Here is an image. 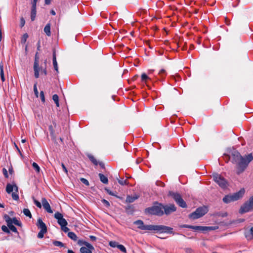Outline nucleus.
Instances as JSON below:
<instances>
[{
  "label": "nucleus",
  "mask_w": 253,
  "mask_h": 253,
  "mask_svg": "<svg viewBox=\"0 0 253 253\" xmlns=\"http://www.w3.org/2000/svg\"><path fill=\"white\" fill-rule=\"evenodd\" d=\"M229 158L233 163L237 165L238 173L242 172L247 167L249 164L253 160V155L250 154L242 157L238 152L233 150L231 152Z\"/></svg>",
  "instance_id": "1"
},
{
  "label": "nucleus",
  "mask_w": 253,
  "mask_h": 253,
  "mask_svg": "<svg viewBox=\"0 0 253 253\" xmlns=\"http://www.w3.org/2000/svg\"><path fill=\"white\" fill-rule=\"evenodd\" d=\"M245 192L244 188L241 189L238 192L233 194L225 196L223 198V201L225 203H229L232 202L237 201L242 198Z\"/></svg>",
  "instance_id": "2"
},
{
  "label": "nucleus",
  "mask_w": 253,
  "mask_h": 253,
  "mask_svg": "<svg viewBox=\"0 0 253 253\" xmlns=\"http://www.w3.org/2000/svg\"><path fill=\"white\" fill-rule=\"evenodd\" d=\"M253 210V196L246 202L240 208L239 213L243 214Z\"/></svg>",
  "instance_id": "3"
},
{
  "label": "nucleus",
  "mask_w": 253,
  "mask_h": 253,
  "mask_svg": "<svg viewBox=\"0 0 253 253\" xmlns=\"http://www.w3.org/2000/svg\"><path fill=\"white\" fill-rule=\"evenodd\" d=\"M213 179L221 188H225L228 186L226 180L221 175L214 173L212 174Z\"/></svg>",
  "instance_id": "4"
},
{
  "label": "nucleus",
  "mask_w": 253,
  "mask_h": 253,
  "mask_svg": "<svg viewBox=\"0 0 253 253\" xmlns=\"http://www.w3.org/2000/svg\"><path fill=\"white\" fill-rule=\"evenodd\" d=\"M207 212L208 210L207 208H199L194 212L189 215V217L193 219H198L204 215Z\"/></svg>",
  "instance_id": "5"
},
{
  "label": "nucleus",
  "mask_w": 253,
  "mask_h": 253,
  "mask_svg": "<svg viewBox=\"0 0 253 253\" xmlns=\"http://www.w3.org/2000/svg\"><path fill=\"white\" fill-rule=\"evenodd\" d=\"M163 210V205L158 204V205L147 209L146 211L147 212L151 214L162 215L164 214Z\"/></svg>",
  "instance_id": "6"
},
{
  "label": "nucleus",
  "mask_w": 253,
  "mask_h": 253,
  "mask_svg": "<svg viewBox=\"0 0 253 253\" xmlns=\"http://www.w3.org/2000/svg\"><path fill=\"white\" fill-rule=\"evenodd\" d=\"M6 192L8 194L13 192L12 193V197L14 200H18L19 199V196L17 194L18 187L16 186V185L7 184L6 187Z\"/></svg>",
  "instance_id": "7"
},
{
  "label": "nucleus",
  "mask_w": 253,
  "mask_h": 253,
  "mask_svg": "<svg viewBox=\"0 0 253 253\" xmlns=\"http://www.w3.org/2000/svg\"><path fill=\"white\" fill-rule=\"evenodd\" d=\"M169 196H171L176 203L181 207L184 208L186 207V204L181 198L180 195L177 193L169 192Z\"/></svg>",
  "instance_id": "8"
},
{
  "label": "nucleus",
  "mask_w": 253,
  "mask_h": 253,
  "mask_svg": "<svg viewBox=\"0 0 253 253\" xmlns=\"http://www.w3.org/2000/svg\"><path fill=\"white\" fill-rule=\"evenodd\" d=\"M173 229L164 225H151V230H156L161 233H172Z\"/></svg>",
  "instance_id": "9"
},
{
  "label": "nucleus",
  "mask_w": 253,
  "mask_h": 253,
  "mask_svg": "<svg viewBox=\"0 0 253 253\" xmlns=\"http://www.w3.org/2000/svg\"><path fill=\"white\" fill-rule=\"evenodd\" d=\"M217 226H192L190 229L195 231H200L202 232H209L211 230H215L218 229Z\"/></svg>",
  "instance_id": "10"
},
{
  "label": "nucleus",
  "mask_w": 253,
  "mask_h": 253,
  "mask_svg": "<svg viewBox=\"0 0 253 253\" xmlns=\"http://www.w3.org/2000/svg\"><path fill=\"white\" fill-rule=\"evenodd\" d=\"M40 69L39 67V56L38 55V53L37 52L35 54V61L34 64V75L35 78H38L39 77Z\"/></svg>",
  "instance_id": "11"
},
{
  "label": "nucleus",
  "mask_w": 253,
  "mask_h": 253,
  "mask_svg": "<svg viewBox=\"0 0 253 253\" xmlns=\"http://www.w3.org/2000/svg\"><path fill=\"white\" fill-rule=\"evenodd\" d=\"M133 223L140 229L144 230H151L152 225H144L143 221L141 220H137L134 221Z\"/></svg>",
  "instance_id": "12"
},
{
  "label": "nucleus",
  "mask_w": 253,
  "mask_h": 253,
  "mask_svg": "<svg viewBox=\"0 0 253 253\" xmlns=\"http://www.w3.org/2000/svg\"><path fill=\"white\" fill-rule=\"evenodd\" d=\"M54 217L57 220L58 223L61 226L67 225V221L63 218V215L59 212L54 214Z\"/></svg>",
  "instance_id": "13"
},
{
  "label": "nucleus",
  "mask_w": 253,
  "mask_h": 253,
  "mask_svg": "<svg viewBox=\"0 0 253 253\" xmlns=\"http://www.w3.org/2000/svg\"><path fill=\"white\" fill-rule=\"evenodd\" d=\"M163 209L164 210L165 214H169L175 211L176 208L173 204H170L165 206L163 205Z\"/></svg>",
  "instance_id": "14"
},
{
  "label": "nucleus",
  "mask_w": 253,
  "mask_h": 253,
  "mask_svg": "<svg viewBox=\"0 0 253 253\" xmlns=\"http://www.w3.org/2000/svg\"><path fill=\"white\" fill-rule=\"evenodd\" d=\"M42 203L43 208L47 212L50 213H53V211L51 210L49 204L45 198H42Z\"/></svg>",
  "instance_id": "15"
},
{
  "label": "nucleus",
  "mask_w": 253,
  "mask_h": 253,
  "mask_svg": "<svg viewBox=\"0 0 253 253\" xmlns=\"http://www.w3.org/2000/svg\"><path fill=\"white\" fill-rule=\"evenodd\" d=\"M245 236L248 240L253 239V227H252L245 232Z\"/></svg>",
  "instance_id": "16"
},
{
  "label": "nucleus",
  "mask_w": 253,
  "mask_h": 253,
  "mask_svg": "<svg viewBox=\"0 0 253 253\" xmlns=\"http://www.w3.org/2000/svg\"><path fill=\"white\" fill-rule=\"evenodd\" d=\"M37 226L41 229V230L47 231L46 226L41 218H39L38 219Z\"/></svg>",
  "instance_id": "17"
},
{
  "label": "nucleus",
  "mask_w": 253,
  "mask_h": 253,
  "mask_svg": "<svg viewBox=\"0 0 253 253\" xmlns=\"http://www.w3.org/2000/svg\"><path fill=\"white\" fill-rule=\"evenodd\" d=\"M36 16V5L35 4H33L31 13V19L32 21H34L35 19Z\"/></svg>",
  "instance_id": "18"
},
{
  "label": "nucleus",
  "mask_w": 253,
  "mask_h": 253,
  "mask_svg": "<svg viewBox=\"0 0 253 253\" xmlns=\"http://www.w3.org/2000/svg\"><path fill=\"white\" fill-rule=\"evenodd\" d=\"M94 248H89L88 247H81L80 249V252L81 253H92L91 250H93Z\"/></svg>",
  "instance_id": "19"
},
{
  "label": "nucleus",
  "mask_w": 253,
  "mask_h": 253,
  "mask_svg": "<svg viewBox=\"0 0 253 253\" xmlns=\"http://www.w3.org/2000/svg\"><path fill=\"white\" fill-rule=\"evenodd\" d=\"M78 244L80 246L84 245L86 247L89 248H93V246L89 243L83 241V240H79L78 241Z\"/></svg>",
  "instance_id": "20"
},
{
  "label": "nucleus",
  "mask_w": 253,
  "mask_h": 253,
  "mask_svg": "<svg viewBox=\"0 0 253 253\" xmlns=\"http://www.w3.org/2000/svg\"><path fill=\"white\" fill-rule=\"evenodd\" d=\"M98 176L99 177L100 181L104 184H107L108 182V178L106 176L102 173H99Z\"/></svg>",
  "instance_id": "21"
},
{
  "label": "nucleus",
  "mask_w": 253,
  "mask_h": 253,
  "mask_svg": "<svg viewBox=\"0 0 253 253\" xmlns=\"http://www.w3.org/2000/svg\"><path fill=\"white\" fill-rule=\"evenodd\" d=\"M138 197L136 195H134L133 196H127L126 198V202L127 203H132L135 200L137 199Z\"/></svg>",
  "instance_id": "22"
},
{
  "label": "nucleus",
  "mask_w": 253,
  "mask_h": 253,
  "mask_svg": "<svg viewBox=\"0 0 253 253\" xmlns=\"http://www.w3.org/2000/svg\"><path fill=\"white\" fill-rule=\"evenodd\" d=\"M53 65L54 69L58 73V69L57 63V61H56V58L55 52H53Z\"/></svg>",
  "instance_id": "23"
},
{
  "label": "nucleus",
  "mask_w": 253,
  "mask_h": 253,
  "mask_svg": "<svg viewBox=\"0 0 253 253\" xmlns=\"http://www.w3.org/2000/svg\"><path fill=\"white\" fill-rule=\"evenodd\" d=\"M44 32L46 34L47 36H50V24H47L44 28Z\"/></svg>",
  "instance_id": "24"
},
{
  "label": "nucleus",
  "mask_w": 253,
  "mask_h": 253,
  "mask_svg": "<svg viewBox=\"0 0 253 253\" xmlns=\"http://www.w3.org/2000/svg\"><path fill=\"white\" fill-rule=\"evenodd\" d=\"M68 236L71 239L74 241H76L77 240V236L73 232H69L68 233Z\"/></svg>",
  "instance_id": "25"
},
{
  "label": "nucleus",
  "mask_w": 253,
  "mask_h": 253,
  "mask_svg": "<svg viewBox=\"0 0 253 253\" xmlns=\"http://www.w3.org/2000/svg\"><path fill=\"white\" fill-rule=\"evenodd\" d=\"M0 78L2 82L5 81L4 76V71H3V66L2 64H0Z\"/></svg>",
  "instance_id": "26"
},
{
  "label": "nucleus",
  "mask_w": 253,
  "mask_h": 253,
  "mask_svg": "<svg viewBox=\"0 0 253 253\" xmlns=\"http://www.w3.org/2000/svg\"><path fill=\"white\" fill-rule=\"evenodd\" d=\"M52 99L55 103L56 106L59 107V98L57 94H54L52 96Z\"/></svg>",
  "instance_id": "27"
},
{
  "label": "nucleus",
  "mask_w": 253,
  "mask_h": 253,
  "mask_svg": "<svg viewBox=\"0 0 253 253\" xmlns=\"http://www.w3.org/2000/svg\"><path fill=\"white\" fill-rule=\"evenodd\" d=\"M23 213L27 216L30 217V218H31L32 217V214H31V213L30 212V211H29V209H24L23 210Z\"/></svg>",
  "instance_id": "28"
},
{
  "label": "nucleus",
  "mask_w": 253,
  "mask_h": 253,
  "mask_svg": "<svg viewBox=\"0 0 253 253\" xmlns=\"http://www.w3.org/2000/svg\"><path fill=\"white\" fill-rule=\"evenodd\" d=\"M32 166L37 172H40V168L36 163L33 162L32 164Z\"/></svg>",
  "instance_id": "29"
},
{
  "label": "nucleus",
  "mask_w": 253,
  "mask_h": 253,
  "mask_svg": "<svg viewBox=\"0 0 253 253\" xmlns=\"http://www.w3.org/2000/svg\"><path fill=\"white\" fill-rule=\"evenodd\" d=\"M8 228L13 232L17 233V230L16 228L12 224V222L10 224H7Z\"/></svg>",
  "instance_id": "30"
},
{
  "label": "nucleus",
  "mask_w": 253,
  "mask_h": 253,
  "mask_svg": "<svg viewBox=\"0 0 253 253\" xmlns=\"http://www.w3.org/2000/svg\"><path fill=\"white\" fill-rule=\"evenodd\" d=\"M117 179L118 180V182L119 184H120L122 185H127L128 184V182L126 180H123V179H119L118 177H116Z\"/></svg>",
  "instance_id": "31"
},
{
  "label": "nucleus",
  "mask_w": 253,
  "mask_h": 253,
  "mask_svg": "<svg viewBox=\"0 0 253 253\" xmlns=\"http://www.w3.org/2000/svg\"><path fill=\"white\" fill-rule=\"evenodd\" d=\"M109 245L110 247H111L112 248H116V247L117 248L119 245V244L117 242H115V241H110L109 243Z\"/></svg>",
  "instance_id": "32"
},
{
  "label": "nucleus",
  "mask_w": 253,
  "mask_h": 253,
  "mask_svg": "<svg viewBox=\"0 0 253 253\" xmlns=\"http://www.w3.org/2000/svg\"><path fill=\"white\" fill-rule=\"evenodd\" d=\"M28 38V35L27 33L24 34L21 39V43H25Z\"/></svg>",
  "instance_id": "33"
},
{
  "label": "nucleus",
  "mask_w": 253,
  "mask_h": 253,
  "mask_svg": "<svg viewBox=\"0 0 253 253\" xmlns=\"http://www.w3.org/2000/svg\"><path fill=\"white\" fill-rule=\"evenodd\" d=\"M12 224L14 223V224L18 225L19 226H21V222L19 221H18L16 218H13L12 219Z\"/></svg>",
  "instance_id": "34"
},
{
  "label": "nucleus",
  "mask_w": 253,
  "mask_h": 253,
  "mask_svg": "<svg viewBox=\"0 0 253 253\" xmlns=\"http://www.w3.org/2000/svg\"><path fill=\"white\" fill-rule=\"evenodd\" d=\"M4 219L7 222V224H10L12 223V219L7 215H5L4 216Z\"/></svg>",
  "instance_id": "35"
},
{
  "label": "nucleus",
  "mask_w": 253,
  "mask_h": 253,
  "mask_svg": "<svg viewBox=\"0 0 253 253\" xmlns=\"http://www.w3.org/2000/svg\"><path fill=\"white\" fill-rule=\"evenodd\" d=\"M46 232L47 231L40 230L38 234V237L40 239L42 238L43 237L44 234H45Z\"/></svg>",
  "instance_id": "36"
},
{
  "label": "nucleus",
  "mask_w": 253,
  "mask_h": 253,
  "mask_svg": "<svg viewBox=\"0 0 253 253\" xmlns=\"http://www.w3.org/2000/svg\"><path fill=\"white\" fill-rule=\"evenodd\" d=\"M53 244L55 246H58V247H64V245L62 242H61L60 241H54Z\"/></svg>",
  "instance_id": "37"
},
{
  "label": "nucleus",
  "mask_w": 253,
  "mask_h": 253,
  "mask_svg": "<svg viewBox=\"0 0 253 253\" xmlns=\"http://www.w3.org/2000/svg\"><path fill=\"white\" fill-rule=\"evenodd\" d=\"M117 248H118L122 252H124L125 253L126 252V248L122 245L119 244Z\"/></svg>",
  "instance_id": "38"
},
{
  "label": "nucleus",
  "mask_w": 253,
  "mask_h": 253,
  "mask_svg": "<svg viewBox=\"0 0 253 253\" xmlns=\"http://www.w3.org/2000/svg\"><path fill=\"white\" fill-rule=\"evenodd\" d=\"M33 199L34 202L35 204V205L38 208H42V205H41V203L40 202H39L38 201H37L36 199H35V198L34 197H33Z\"/></svg>",
  "instance_id": "39"
},
{
  "label": "nucleus",
  "mask_w": 253,
  "mask_h": 253,
  "mask_svg": "<svg viewBox=\"0 0 253 253\" xmlns=\"http://www.w3.org/2000/svg\"><path fill=\"white\" fill-rule=\"evenodd\" d=\"M34 91L35 93V94L37 97H39V92L37 89V84H35L34 85Z\"/></svg>",
  "instance_id": "40"
},
{
  "label": "nucleus",
  "mask_w": 253,
  "mask_h": 253,
  "mask_svg": "<svg viewBox=\"0 0 253 253\" xmlns=\"http://www.w3.org/2000/svg\"><path fill=\"white\" fill-rule=\"evenodd\" d=\"M1 229L2 230L5 232V233H10V231H9V230L8 229V228H7V227H6V226L5 225H3L1 227Z\"/></svg>",
  "instance_id": "41"
},
{
  "label": "nucleus",
  "mask_w": 253,
  "mask_h": 253,
  "mask_svg": "<svg viewBox=\"0 0 253 253\" xmlns=\"http://www.w3.org/2000/svg\"><path fill=\"white\" fill-rule=\"evenodd\" d=\"M40 96L41 97L42 101L43 102H45V98H44V92H43V91H41L40 92Z\"/></svg>",
  "instance_id": "42"
},
{
  "label": "nucleus",
  "mask_w": 253,
  "mask_h": 253,
  "mask_svg": "<svg viewBox=\"0 0 253 253\" xmlns=\"http://www.w3.org/2000/svg\"><path fill=\"white\" fill-rule=\"evenodd\" d=\"M90 160L91 161V162L95 165H97V160L92 156L89 157Z\"/></svg>",
  "instance_id": "43"
},
{
  "label": "nucleus",
  "mask_w": 253,
  "mask_h": 253,
  "mask_svg": "<svg viewBox=\"0 0 253 253\" xmlns=\"http://www.w3.org/2000/svg\"><path fill=\"white\" fill-rule=\"evenodd\" d=\"M81 181L85 185L88 186L89 185V182L88 180L84 178H81L80 179Z\"/></svg>",
  "instance_id": "44"
},
{
  "label": "nucleus",
  "mask_w": 253,
  "mask_h": 253,
  "mask_svg": "<svg viewBox=\"0 0 253 253\" xmlns=\"http://www.w3.org/2000/svg\"><path fill=\"white\" fill-rule=\"evenodd\" d=\"M148 79H149V78H148V77L147 76V75L146 74L143 73V74H142V75H141V80H142V81H145Z\"/></svg>",
  "instance_id": "45"
},
{
  "label": "nucleus",
  "mask_w": 253,
  "mask_h": 253,
  "mask_svg": "<svg viewBox=\"0 0 253 253\" xmlns=\"http://www.w3.org/2000/svg\"><path fill=\"white\" fill-rule=\"evenodd\" d=\"M67 225H64L61 226V229L65 232H68L69 230V229L66 226Z\"/></svg>",
  "instance_id": "46"
},
{
  "label": "nucleus",
  "mask_w": 253,
  "mask_h": 253,
  "mask_svg": "<svg viewBox=\"0 0 253 253\" xmlns=\"http://www.w3.org/2000/svg\"><path fill=\"white\" fill-rule=\"evenodd\" d=\"M25 24V21L23 17H21L20 18V26L22 27L24 26Z\"/></svg>",
  "instance_id": "47"
},
{
  "label": "nucleus",
  "mask_w": 253,
  "mask_h": 253,
  "mask_svg": "<svg viewBox=\"0 0 253 253\" xmlns=\"http://www.w3.org/2000/svg\"><path fill=\"white\" fill-rule=\"evenodd\" d=\"M102 203L105 204V205L107 207H109L110 206V204L109 203L108 201H107V200H105V199H103L102 200Z\"/></svg>",
  "instance_id": "48"
},
{
  "label": "nucleus",
  "mask_w": 253,
  "mask_h": 253,
  "mask_svg": "<svg viewBox=\"0 0 253 253\" xmlns=\"http://www.w3.org/2000/svg\"><path fill=\"white\" fill-rule=\"evenodd\" d=\"M238 224L237 220H233L230 221V222L228 223L227 224V225H231V224Z\"/></svg>",
  "instance_id": "49"
},
{
  "label": "nucleus",
  "mask_w": 253,
  "mask_h": 253,
  "mask_svg": "<svg viewBox=\"0 0 253 253\" xmlns=\"http://www.w3.org/2000/svg\"><path fill=\"white\" fill-rule=\"evenodd\" d=\"M2 170H3V174L5 175V176L6 177H8V173H7V170L5 169L4 168V169H3Z\"/></svg>",
  "instance_id": "50"
},
{
  "label": "nucleus",
  "mask_w": 253,
  "mask_h": 253,
  "mask_svg": "<svg viewBox=\"0 0 253 253\" xmlns=\"http://www.w3.org/2000/svg\"><path fill=\"white\" fill-rule=\"evenodd\" d=\"M105 189L109 195L112 196H115L114 194L109 189L107 188H105Z\"/></svg>",
  "instance_id": "51"
},
{
  "label": "nucleus",
  "mask_w": 253,
  "mask_h": 253,
  "mask_svg": "<svg viewBox=\"0 0 253 253\" xmlns=\"http://www.w3.org/2000/svg\"><path fill=\"white\" fill-rule=\"evenodd\" d=\"M61 166L64 170V171L66 173H68V170H67V169H66V168L65 167V165H64V164L62 163L61 164Z\"/></svg>",
  "instance_id": "52"
},
{
  "label": "nucleus",
  "mask_w": 253,
  "mask_h": 253,
  "mask_svg": "<svg viewBox=\"0 0 253 253\" xmlns=\"http://www.w3.org/2000/svg\"><path fill=\"white\" fill-rule=\"evenodd\" d=\"M245 221L244 219L240 218L237 219V223L243 222Z\"/></svg>",
  "instance_id": "53"
},
{
  "label": "nucleus",
  "mask_w": 253,
  "mask_h": 253,
  "mask_svg": "<svg viewBox=\"0 0 253 253\" xmlns=\"http://www.w3.org/2000/svg\"><path fill=\"white\" fill-rule=\"evenodd\" d=\"M52 0H44L45 3L47 5L51 3Z\"/></svg>",
  "instance_id": "54"
},
{
  "label": "nucleus",
  "mask_w": 253,
  "mask_h": 253,
  "mask_svg": "<svg viewBox=\"0 0 253 253\" xmlns=\"http://www.w3.org/2000/svg\"><path fill=\"white\" fill-rule=\"evenodd\" d=\"M182 227L184 228H190V227H191V225H183L181 226Z\"/></svg>",
  "instance_id": "55"
},
{
  "label": "nucleus",
  "mask_w": 253,
  "mask_h": 253,
  "mask_svg": "<svg viewBox=\"0 0 253 253\" xmlns=\"http://www.w3.org/2000/svg\"><path fill=\"white\" fill-rule=\"evenodd\" d=\"M90 238L93 241H95L96 239V238L93 236H90Z\"/></svg>",
  "instance_id": "56"
},
{
  "label": "nucleus",
  "mask_w": 253,
  "mask_h": 253,
  "mask_svg": "<svg viewBox=\"0 0 253 253\" xmlns=\"http://www.w3.org/2000/svg\"><path fill=\"white\" fill-rule=\"evenodd\" d=\"M50 13L53 15H55L56 14L55 11L54 10H51L50 11Z\"/></svg>",
  "instance_id": "57"
},
{
  "label": "nucleus",
  "mask_w": 253,
  "mask_h": 253,
  "mask_svg": "<svg viewBox=\"0 0 253 253\" xmlns=\"http://www.w3.org/2000/svg\"><path fill=\"white\" fill-rule=\"evenodd\" d=\"M15 146L17 149V150H18V151L19 152V153H20V155L22 156V154L19 150V149L18 148V147H17V146L15 144Z\"/></svg>",
  "instance_id": "58"
},
{
  "label": "nucleus",
  "mask_w": 253,
  "mask_h": 253,
  "mask_svg": "<svg viewBox=\"0 0 253 253\" xmlns=\"http://www.w3.org/2000/svg\"><path fill=\"white\" fill-rule=\"evenodd\" d=\"M40 42H38V47H37V49L38 50H40Z\"/></svg>",
  "instance_id": "59"
},
{
  "label": "nucleus",
  "mask_w": 253,
  "mask_h": 253,
  "mask_svg": "<svg viewBox=\"0 0 253 253\" xmlns=\"http://www.w3.org/2000/svg\"><path fill=\"white\" fill-rule=\"evenodd\" d=\"M68 253H75L71 250H68Z\"/></svg>",
  "instance_id": "60"
},
{
  "label": "nucleus",
  "mask_w": 253,
  "mask_h": 253,
  "mask_svg": "<svg viewBox=\"0 0 253 253\" xmlns=\"http://www.w3.org/2000/svg\"><path fill=\"white\" fill-rule=\"evenodd\" d=\"M38 0H33V4H35V5H36V3H37V1H38Z\"/></svg>",
  "instance_id": "61"
},
{
  "label": "nucleus",
  "mask_w": 253,
  "mask_h": 253,
  "mask_svg": "<svg viewBox=\"0 0 253 253\" xmlns=\"http://www.w3.org/2000/svg\"><path fill=\"white\" fill-rule=\"evenodd\" d=\"M164 72H165V70H163V69H162V70L160 71L159 73H160V74H162V73H164Z\"/></svg>",
  "instance_id": "62"
},
{
  "label": "nucleus",
  "mask_w": 253,
  "mask_h": 253,
  "mask_svg": "<svg viewBox=\"0 0 253 253\" xmlns=\"http://www.w3.org/2000/svg\"><path fill=\"white\" fill-rule=\"evenodd\" d=\"M50 132L52 133V134L53 135V127H50Z\"/></svg>",
  "instance_id": "63"
},
{
  "label": "nucleus",
  "mask_w": 253,
  "mask_h": 253,
  "mask_svg": "<svg viewBox=\"0 0 253 253\" xmlns=\"http://www.w3.org/2000/svg\"><path fill=\"white\" fill-rule=\"evenodd\" d=\"M26 141V140L25 139H22V140H21V142H22V143H25Z\"/></svg>",
  "instance_id": "64"
}]
</instances>
